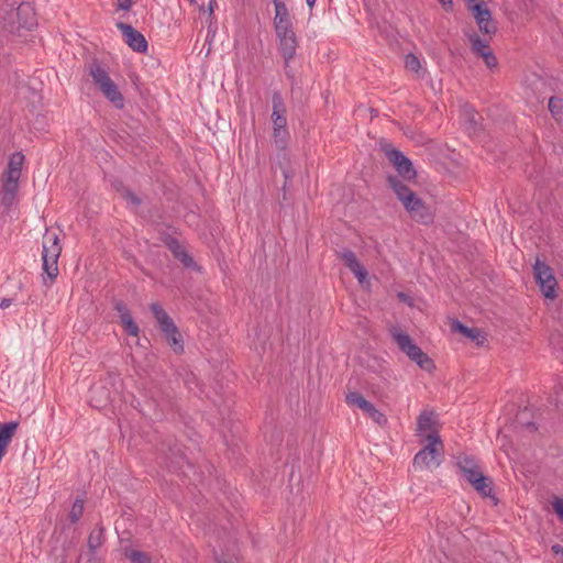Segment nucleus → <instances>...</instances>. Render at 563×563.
<instances>
[{
	"instance_id": "obj_1",
	"label": "nucleus",
	"mask_w": 563,
	"mask_h": 563,
	"mask_svg": "<svg viewBox=\"0 0 563 563\" xmlns=\"http://www.w3.org/2000/svg\"><path fill=\"white\" fill-rule=\"evenodd\" d=\"M87 69L92 82L98 87L103 97L114 108L123 109L124 97L119 90L118 85L109 76L107 69L98 60H92Z\"/></svg>"
},
{
	"instance_id": "obj_2",
	"label": "nucleus",
	"mask_w": 563,
	"mask_h": 563,
	"mask_svg": "<svg viewBox=\"0 0 563 563\" xmlns=\"http://www.w3.org/2000/svg\"><path fill=\"white\" fill-rule=\"evenodd\" d=\"M2 18V29L11 34H20L21 30L36 26V14L30 2H21L19 7L5 11Z\"/></svg>"
},
{
	"instance_id": "obj_3",
	"label": "nucleus",
	"mask_w": 563,
	"mask_h": 563,
	"mask_svg": "<svg viewBox=\"0 0 563 563\" xmlns=\"http://www.w3.org/2000/svg\"><path fill=\"white\" fill-rule=\"evenodd\" d=\"M150 309L167 344L174 350L175 353L181 354L184 352V340L173 319L159 303H151Z\"/></svg>"
},
{
	"instance_id": "obj_4",
	"label": "nucleus",
	"mask_w": 563,
	"mask_h": 563,
	"mask_svg": "<svg viewBox=\"0 0 563 563\" xmlns=\"http://www.w3.org/2000/svg\"><path fill=\"white\" fill-rule=\"evenodd\" d=\"M60 252L62 245L58 235L46 231L43 236L42 261L43 271L47 275L51 283L55 280L59 273L57 262Z\"/></svg>"
},
{
	"instance_id": "obj_5",
	"label": "nucleus",
	"mask_w": 563,
	"mask_h": 563,
	"mask_svg": "<svg viewBox=\"0 0 563 563\" xmlns=\"http://www.w3.org/2000/svg\"><path fill=\"white\" fill-rule=\"evenodd\" d=\"M428 444L423 446L413 457L415 467H438L443 455V442L439 434H426Z\"/></svg>"
},
{
	"instance_id": "obj_6",
	"label": "nucleus",
	"mask_w": 563,
	"mask_h": 563,
	"mask_svg": "<svg viewBox=\"0 0 563 563\" xmlns=\"http://www.w3.org/2000/svg\"><path fill=\"white\" fill-rule=\"evenodd\" d=\"M533 276L542 295L550 300L558 297V280L550 265L537 257L533 264Z\"/></svg>"
},
{
	"instance_id": "obj_7",
	"label": "nucleus",
	"mask_w": 563,
	"mask_h": 563,
	"mask_svg": "<svg viewBox=\"0 0 563 563\" xmlns=\"http://www.w3.org/2000/svg\"><path fill=\"white\" fill-rule=\"evenodd\" d=\"M380 150L384 152L388 161L396 168L398 175L408 181H415L417 178V172L413 168L411 161L402 154V152L396 150L390 143H382Z\"/></svg>"
},
{
	"instance_id": "obj_8",
	"label": "nucleus",
	"mask_w": 563,
	"mask_h": 563,
	"mask_svg": "<svg viewBox=\"0 0 563 563\" xmlns=\"http://www.w3.org/2000/svg\"><path fill=\"white\" fill-rule=\"evenodd\" d=\"M467 9L473 13L479 32L489 40L497 33V25L493 21L492 12L482 0H467Z\"/></svg>"
},
{
	"instance_id": "obj_9",
	"label": "nucleus",
	"mask_w": 563,
	"mask_h": 563,
	"mask_svg": "<svg viewBox=\"0 0 563 563\" xmlns=\"http://www.w3.org/2000/svg\"><path fill=\"white\" fill-rule=\"evenodd\" d=\"M117 27L121 31L125 43L131 49L142 54L147 52L148 44L145 36L141 32L134 29L131 24L124 22H119Z\"/></svg>"
},
{
	"instance_id": "obj_10",
	"label": "nucleus",
	"mask_w": 563,
	"mask_h": 563,
	"mask_svg": "<svg viewBox=\"0 0 563 563\" xmlns=\"http://www.w3.org/2000/svg\"><path fill=\"white\" fill-rule=\"evenodd\" d=\"M410 200L411 201L405 203L404 207L411 219L422 224L431 223L433 221V214L424 202L417 195Z\"/></svg>"
},
{
	"instance_id": "obj_11",
	"label": "nucleus",
	"mask_w": 563,
	"mask_h": 563,
	"mask_svg": "<svg viewBox=\"0 0 563 563\" xmlns=\"http://www.w3.org/2000/svg\"><path fill=\"white\" fill-rule=\"evenodd\" d=\"M19 180L20 177L10 176L3 174L2 176V188L0 191V202L5 208H10L13 206L16 194L19 190Z\"/></svg>"
},
{
	"instance_id": "obj_12",
	"label": "nucleus",
	"mask_w": 563,
	"mask_h": 563,
	"mask_svg": "<svg viewBox=\"0 0 563 563\" xmlns=\"http://www.w3.org/2000/svg\"><path fill=\"white\" fill-rule=\"evenodd\" d=\"M164 244L172 252L175 258H177L185 267L191 268L196 266V263L192 256L186 251V249L180 244V242L172 236L166 235L163 238Z\"/></svg>"
},
{
	"instance_id": "obj_13",
	"label": "nucleus",
	"mask_w": 563,
	"mask_h": 563,
	"mask_svg": "<svg viewBox=\"0 0 563 563\" xmlns=\"http://www.w3.org/2000/svg\"><path fill=\"white\" fill-rule=\"evenodd\" d=\"M275 16L274 26L276 33L290 32L292 30L291 16L284 1L274 0Z\"/></svg>"
},
{
	"instance_id": "obj_14",
	"label": "nucleus",
	"mask_w": 563,
	"mask_h": 563,
	"mask_svg": "<svg viewBox=\"0 0 563 563\" xmlns=\"http://www.w3.org/2000/svg\"><path fill=\"white\" fill-rule=\"evenodd\" d=\"M338 255L344 262L345 266L354 274L360 284H363L367 279L368 273L358 262L353 251L345 249L339 252Z\"/></svg>"
},
{
	"instance_id": "obj_15",
	"label": "nucleus",
	"mask_w": 563,
	"mask_h": 563,
	"mask_svg": "<svg viewBox=\"0 0 563 563\" xmlns=\"http://www.w3.org/2000/svg\"><path fill=\"white\" fill-rule=\"evenodd\" d=\"M437 424V413L433 410H423L417 419V434L424 439L426 434H432L433 432L439 434Z\"/></svg>"
},
{
	"instance_id": "obj_16",
	"label": "nucleus",
	"mask_w": 563,
	"mask_h": 563,
	"mask_svg": "<svg viewBox=\"0 0 563 563\" xmlns=\"http://www.w3.org/2000/svg\"><path fill=\"white\" fill-rule=\"evenodd\" d=\"M279 40V52L284 60H291L296 55L298 46L297 37L294 31L276 33Z\"/></svg>"
},
{
	"instance_id": "obj_17",
	"label": "nucleus",
	"mask_w": 563,
	"mask_h": 563,
	"mask_svg": "<svg viewBox=\"0 0 563 563\" xmlns=\"http://www.w3.org/2000/svg\"><path fill=\"white\" fill-rule=\"evenodd\" d=\"M273 102V112H272V121L273 126L284 128L287 126L286 119V106L280 92L275 91L272 96Z\"/></svg>"
},
{
	"instance_id": "obj_18",
	"label": "nucleus",
	"mask_w": 563,
	"mask_h": 563,
	"mask_svg": "<svg viewBox=\"0 0 563 563\" xmlns=\"http://www.w3.org/2000/svg\"><path fill=\"white\" fill-rule=\"evenodd\" d=\"M471 486L484 498L493 499L494 504L497 505L498 499L494 494L493 481L484 474L477 478H473L468 482Z\"/></svg>"
},
{
	"instance_id": "obj_19",
	"label": "nucleus",
	"mask_w": 563,
	"mask_h": 563,
	"mask_svg": "<svg viewBox=\"0 0 563 563\" xmlns=\"http://www.w3.org/2000/svg\"><path fill=\"white\" fill-rule=\"evenodd\" d=\"M387 183L389 187L394 190L397 198L402 202V205L410 202L416 195L407 185H405L398 177L388 176Z\"/></svg>"
},
{
	"instance_id": "obj_20",
	"label": "nucleus",
	"mask_w": 563,
	"mask_h": 563,
	"mask_svg": "<svg viewBox=\"0 0 563 563\" xmlns=\"http://www.w3.org/2000/svg\"><path fill=\"white\" fill-rule=\"evenodd\" d=\"M391 335L399 350L404 352L409 358L419 351L420 347L412 341L409 334L394 331Z\"/></svg>"
},
{
	"instance_id": "obj_21",
	"label": "nucleus",
	"mask_w": 563,
	"mask_h": 563,
	"mask_svg": "<svg viewBox=\"0 0 563 563\" xmlns=\"http://www.w3.org/2000/svg\"><path fill=\"white\" fill-rule=\"evenodd\" d=\"M452 329L454 331H457V332L464 334L472 341H475L477 345H482L486 340L485 335L482 334L479 329L468 328L465 324H463L462 322H460L459 320H454L452 322Z\"/></svg>"
},
{
	"instance_id": "obj_22",
	"label": "nucleus",
	"mask_w": 563,
	"mask_h": 563,
	"mask_svg": "<svg viewBox=\"0 0 563 563\" xmlns=\"http://www.w3.org/2000/svg\"><path fill=\"white\" fill-rule=\"evenodd\" d=\"M106 541L104 527L98 523L90 532L87 541L89 552L93 555Z\"/></svg>"
},
{
	"instance_id": "obj_23",
	"label": "nucleus",
	"mask_w": 563,
	"mask_h": 563,
	"mask_svg": "<svg viewBox=\"0 0 563 563\" xmlns=\"http://www.w3.org/2000/svg\"><path fill=\"white\" fill-rule=\"evenodd\" d=\"M110 401V393L103 386H93L90 389V404L95 408H102Z\"/></svg>"
},
{
	"instance_id": "obj_24",
	"label": "nucleus",
	"mask_w": 563,
	"mask_h": 563,
	"mask_svg": "<svg viewBox=\"0 0 563 563\" xmlns=\"http://www.w3.org/2000/svg\"><path fill=\"white\" fill-rule=\"evenodd\" d=\"M23 162L24 155L21 152L13 153L9 158L7 169L3 174L10 176L12 174V176L21 177Z\"/></svg>"
},
{
	"instance_id": "obj_25",
	"label": "nucleus",
	"mask_w": 563,
	"mask_h": 563,
	"mask_svg": "<svg viewBox=\"0 0 563 563\" xmlns=\"http://www.w3.org/2000/svg\"><path fill=\"white\" fill-rule=\"evenodd\" d=\"M468 40L471 42L473 53L479 57H483L485 53L492 51L488 41L479 37V35L475 33L468 35Z\"/></svg>"
},
{
	"instance_id": "obj_26",
	"label": "nucleus",
	"mask_w": 563,
	"mask_h": 563,
	"mask_svg": "<svg viewBox=\"0 0 563 563\" xmlns=\"http://www.w3.org/2000/svg\"><path fill=\"white\" fill-rule=\"evenodd\" d=\"M412 362H415L421 369L426 372H432L435 368V364L431 357L427 353H424L421 349H419L416 354L410 357Z\"/></svg>"
},
{
	"instance_id": "obj_27",
	"label": "nucleus",
	"mask_w": 563,
	"mask_h": 563,
	"mask_svg": "<svg viewBox=\"0 0 563 563\" xmlns=\"http://www.w3.org/2000/svg\"><path fill=\"white\" fill-rule=\"evenodd\" d=\"M289 137L287 126L278 128L273 126V139L277 148L285 151Z\"/></svg>"
},
{
	"instance_id": "obj_28",
	"label": "nucleus",
	"mask_w": 563,
	"mask_h": 563,
	"mask_svg": "<svg viewBox=\"0 0 563 563\" xmlns=\"http://www.w3.org/2000/svg\"><path fill=\"white\" fill-rule=\"evenodd\" d=\"M345 401L351 407H356L362 411L366 409L367 404L369 402L364 398V396L357 391H349L345 395Z\"/></svg>"
},
{
	"instance_id": "obj_29",
	"label": "nucleus",
	"mask_w": 563,
	"mask_h": 563,
	"mask_svg": "<svg viewBox=\"0 0 563 563\" xmlns=\"http://www.w3.org/2000/svg\"><path fill=\"white\" fill-rule=\"evenodd\" d=\"M374 422L378 426L387 424V417L379 411L371 401L367 404L366 409L363 410Z\"/></svg>"
},
{
	"instance_id": "obj_30",
	"label": "nucleus",
	"mask_w": 563,
	"mask_h": 563,
	"mask_svg": "<svg viewBox=\"0 0 563 563\" xmlns=\"http://www.w3.org/2000/svg\"><path fill=\"white\" fill-rule=\"evenodd\" d=\"M121 322L123 324V328L125 332L129 335L137 336L140 329L139 325L134 322L130 311L124 312L122 316H120Z\"/></svg>"
},
{
	"instance_id": "obj_31",
	"label": "nucleus",
	"mask_w": 563,
	"mask_h": 563,
	"mask_svg": "<svg viewBox=\"0 0 563 563\" xmlns=\"http://www.w3.org/2000/svg\"><path fill=\"white\" fill-rule=\"evenodd\" d=\"M124 555L131 563H152L151 556L143 551L125 549Z\"/></svg>"
},
{
	"instance_id": "obj_32",
	"label": "nucleus",
	"mask_w": 563,
	"mask_h": 563,
	"mask_svg": "<svg viewBox=\"0 0 563 563\" xmlns=\"http://www.w3.org/2000/svg\"><path fill=\"white\" fill-rule=\"evenodd\" d=\"M84 509L85 500L82 498H76L69 512V519L73 523H76L80 519L84 514Z\"/></svg>"
},
{
	"instance_id": "obj_33",
	"label": "nucleus",
	"mask_w": 563,
	"mask_h": 563,
	"mask_svg": "<svg viewBox=\"0 0 563 563\" xmlns=\"http://www.w3.org/2000/svg\"><path fill=\"white\" fill-rule=\"evenodd\" d=\"M549 111L556 120H561V114L563 110V99L558 97H551L549 100Z\"/></svg>"
},
{
	"instance_id": "obj_34",
	"label": "nucleus",
	"mask_w": 563,
	"mask_h": 563,
	"mask_svg": "<svg viewBox=\"0 0 563 563\" xmlns=\"http://www.w3.org/2000/svg\"><path fill=\"white\" fill-rule=\"evenodd\" d=\"M479 465L477 464L475 459H473L471 456L465 455V456L459 457V460H457V467L462 475L465 474L467 472V470L476 468Z\"/></svg>"
},
{
	"instance_id": "obj_35",
	"label": "nucleus",
	"mask_w": 563,
	"mask_h": 563,
	"mask_svg": "<svg viewBox=\"0 0 563 563\" xmlns=\"http://www.w3.org/2000/svg\"><path fill=\"white\" fill-rule=\"evenodd\" d=\"M405 66L408 70L419 74L421 69L420 59L412 53L405 56Z\"/></svg>"
},
{
	"instance_id": "obj_36",
	"label": "nucleus",
	"mask_w": 563,
	"mask_h": 563,
	"mask_svg": "<svg viewBox=\"0 0 563 563\" xmlns=\"http://www.w3.org/2000/svg\"><path fill=\"white\" fill-rule=\"evenodd\" d=\"M122 196L135 207H139L142 203V200L129 189L123 188Z\"/></svg>"
},
{
	"instance_id": "obj_37",
	"label": "nucleus",
	"mask_w": 563,
	"mask_h": 563,
	"mask_svg": "<svg viewBox=\"0 0 563 563\" xmlns=\"http://www.w3.org/2000/svg\"><path fill=\"white\" fill-rule=\"evenodd\" d=\"M280 170L283 173V176L285 178L284 185H283V191H284V199H286V190L287 187L291 184V174L288 168L280 165Z\"/></svg>"
},
{
	"instance_id": "obj_38",
	"label": "nucleus",
	"mask_w": 563,
	"mask_h": 563,
	"mask_svg": "<svg viewBox=\"0 0 563 563\" xmlns=\"http://www.w3.org/2000/svg\"><path fill=\"white\" fill-rule=\"evenodd\" d=\"M482 58L484 59V62L488 68L496 67L498 64L497 58H496L495 54L493 53V51L485 53Z\"/></svg>"
},
{
	"instance_id": "obj_39",
	"label": "nucleus",
	"mask_w": 563,
	"mask_h": 563,
	"mask_svg": "<svg viewBox=\"0 0 563 563\" xmlns=\"http://www.w3.org/2000/svg\"><path fill=\"white\" fill-rule=\"evenodd\" d=\"M483 475L479 466L476 467V468H472V470H467V472L465 474H463V477L470 482L472 481L473 478H477L478 476Z\"/></svg>"
},
{
	"instance_id": "obj_40",
	"label": "nucleus",
	"mask_w": 563,
	"mask_h": 563,
	"mask_svg": "<svg viewBox=\"0 0 563 563\" xmlns=\"http://www.w3.org/2000/svg\"><path fill=\"white\" fill-rule=\"evenodd\" d=\"M552 506L559 518L563 520V499L555 498V500L552 503Z\"/></svg>"
},
{
	"instance_id": "obj_41",
	"label": "nucleus",
	"mask_w": 563,
	"mask_h": 563,
	"mask_svg": "<svg viewBox=\"0 0 563 563\" xmlns=\"http://www.w3.org/2000/svg\"><path fill=\"white\" fill-rule=\"evenodd\" d=\"M284 69L286 77L294 82L295 81V73L294 69L290 67V60H284Z\"/></svg>"
},
{
	"instance_id": "obj_42",
	"label": "nucleus",
	"mask_w": 563,
	"mask_h": 563,
	"mask_svg": "<svg viewBox=\"0 0 563 563\" xmlns=\"http://www.w3.org/2000/svg\"><path fill=\"white\" fill-rule=\"evenodd\" d=\"M132 7V0H118V8L128 11Z\"/></svg>"
},
{
	"instance_id": "obj_43",
	"label": "nucleus",
	"mask_w": 563,
	"mask_h": 563,
	"mask_svg": "<svg viewBox=\"0 0 563 563\" xmlns=\"http://www.w3.org/2000/svg\"><path fill=\"white\" fill-rule=\"evenodd\" d=\"M114 308L119 312V316H122L124 312L129 311V309L122 301L115 302Z\"/></svg>"
},
{
	"instance_id": "obj_44",
	"label": "nucleus",
	"mask_w": 563,
	"mask_h": 563,
	"mask_svg": "<svg viewBox=\"0 0 563 563\" xmlns=\"http://www.w3.org/2000/svg\"><path fill=\"white\" fill-rule=\"evenodd\" d=\"M441 5L448 11V10H451L452 7H453V1L452 0H438Z\"/></svg>"
},
{
	"instance_id": "obj_45",
	"label": "nucleus",
	"mask_w": 563,
	"mask_h": 563,
	"mask_svg": "<svg viewBox=\"0 0 563 563\" xmlns=\"http://www.w3.org/2000/svg\"><path fill=\"white\" fill-rule=\"evenodd\" d=\"M552 552L555 554H562L563 555V547L561 544H553L552 545Z\"/></svg>"
},
{
	"instance_id": "obj_46",
	"label": "nucleus",
	"mask_w": 563,
	"mask_h": 563,
	"mask_svg": "<svg viewBox=\"0 0 563 563\" xmlns=\"http://www.w3.org/2000/svg\"><path fill=\"white\" fill-rule=\"evenodd\" d=\"M12 303V300L11 299H8V298H4L2 299V301L0 302V308L1 309H5L8 307H10Z\"/></svg>"
},
{
	"instance_id": "obj_47",
	"label": "nucleus",
	"mask_w": 563,
	"mask_h": 563,
	"mask_svg": "<svg viewBox=\"0 0 563 563\" xmlns=\"http://www.w3.org/2000/svg\"><path fill=\"white\" fill-rule=\"evenodd\" d=\"M214 7H217L216 0H211L210 3H209V13L210 14L213 13Z\"/></svg>"
},
{
	"instance_id": "obj_48",
	"label": "nucleus",
	"mask_w": 563,
	"mask_h": 563,
	"mask_svg": "<svg viewBox=\"0 0 563 563\" xmlns=\"http://www.w3.org/2000/svg\"><path fill=\"white\" fill-rule=\"evenodd\" d=\"M527 428H528V429H530V430H532V431H536V430H537V427H536L534 422H528V423H527Z\"/></svg>"
},
{
	"instance_id": "obj_49",
	"label": "nucleus",
	"mask_w": 563,
	"mask_h": 563,
	"mask_svg": "<svg viewBox=\"0 0 563 563\" xmlns=\"http://www.w3.org/2000/svg\"><path fill=\"white\" fill-rule=\"evenodd\" d=\"M317 0H306L309 8H312L314 5Z\"/></svg>"
},
{
	"instance_id": "obj_50",
	"label": "nucleus",
	"mask_w": 563,
	"mask_h": 563,
	"mask_svg": "<svg viewBox=\"0 0 563 563\" xmlns=\"http://www.w3.org/2000/svg\"><path fill=\"white\" fill-rule=\"evenodd\" d=\"M470 122H471L472 124H476V121H475V119H474V115H471V117H470Z\"/></svg>"
},
{
	"instance_id": "obj_51",
	"label": "nucleus",
	"mask_w": 563,
	"mask_h": 563,
	"mask_svg": "<svg viewBox=\"0 0 563 563\" xmlns=\"http://www.w3.org/2000/svg\"><path fill=\"white\" fill-rule=\"evenodd\" d=\"M191 4H196V0H188Z\"/></svg>"
}]
</instances>
